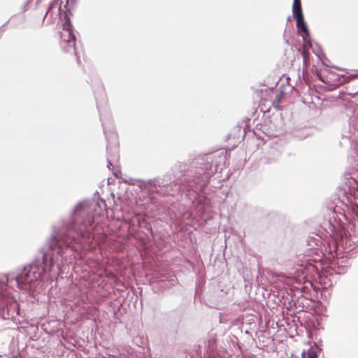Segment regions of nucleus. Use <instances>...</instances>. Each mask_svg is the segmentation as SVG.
Here are the masks:
<instances>
[{"label": "nucleus", "instance_id": "13", "mask_svg": "<svg viewBox=\"0 0 358 358\" xmlns=\"http://www.w3.org/2000/svg\"><path fill=\"white\" fill-rule=\"evenodd\" d=\"M320 353V352L311 347L306 350L307 358H318Z\"/></svg>", "mask_w": 358, "mask_h": 358}, {"label": "nucleus", "instance_id": "16", "mask_svg": "<svg viewBox=\"0 0 358 358\" xmlns=\"http://www.w3.org/2000/svg\"><path fill=\"white\" fill-rule=\"evenodd\" d=\"M301 56L303 57V63H308V57L310 56V53L308 51L304 50H300Z\"/></svg>", "mask_w": 358, "mask_h": 358}, {"label": "nucleus", "instance_id": "3", "mask_svg": "<svg viewBox=\"0 0 358 358\" xmlns=\"http://www.w3.org/2000/svg\"><path fill=\"white\" fill-rule=\"evenodd\" d=\"M324 230L327 236L331 238V240L327 242L325 245L324 240L317 234H310L306 239L307 249L306 256L310 257L315 255V257L307 259V262L313 260L314 262H320L324 255L323 249L326 253H328L330 258H342L343 254L350 251L351 239L348 229L346 228L344 223L338 224H334L331 220L324 222Z\"/></svg>", "mask_w": 358, "mask_h": 358}, {"label": "nucleus", "instance_id": "7", "mask_svg": "<svg viewBox=\"0 0 358 358\" xmlns=\"http://www.w3.org/2000/svg\"><path fill=\"white\" fill-rule=\"evenodd\" d=\"M20 306L13 299H8L0 303V318L3 320H10L13 323L20 322Z\"/></svg>", "mask_w": 358, "mask_h": 358}, {"label": "nucleus", "instance_id": "19", "mask_svg": "<svg viewBox=\"0 0 358 358\" xmlns=\"http://www.w3.org/2000/svg\"><path fill=\"white\" fill-rule=\"evenodd\" d=\"M297 6H301V0H294L292 7L296 8Z\"/></svg>", "mask_w": 358, "mask_h": 358}, {"label": "nucleus", "instance_id": "2", "mask_svg": "<svg viewBox=\"0 0 358 358\" xmlns=\"http://www.w3.org/2000/svg\"><path fill=\"white\" fill-rule=\"evenodd\" d=\"M227 150L220 149L197 156L192 160L176 162L169 171L148 180H138V186L148 192L150 200L154 194L186 199L200 217L209 211L210 201L204 189L211 177L221 173L227 160Z\"/></svg>", "mask_w": 358, "mask_h": 358}, {"label": "nucleus", "instance_id": "8", "mask_svg": "<svg viewBox=\"0 0 358 358\" xmlns=\"http://www.w3.org/2000/svg\"><path fill=\"white\" fill-rule=\"evenodd\" d=\"M341 137L343 140L349 142L356 141L358 138V115H355L349 118L348 123L344 126Z\"/></svg>", "mask_w": 358, "mask_h": 358}, {"label": "nucleus", "instance_id": "10", "mask_svg": "<svg viewBox=\"0 0 358 358\" xmlns=\"http://www.w3.org/2000/svg\"><path fill=\"white\" fill-rule=\"evenodd\" d=\"M54 9H57V14L60 15L61 5L59 4V0H53L50 3L48 8L47 9V11L45 12V13L43 17V21L45 20V19L47 17L48 13H51V16L52 15Z\"/></svg>", "mask_w": 358, "mask_h": 358}, {"label": "nucleus", "instance_id": "6", "mask_svg": "<svg viewBox=\"0 0 358 358\" xmlns=\"http://www.w3.org/2000/svg\"><path fill=\"white\" fill-rule=\"evenodd\" d=\"M71 15H72L71 10L69 9H66L64 16V21L63 22V30L66 31L68 39H64V43L66 44L64 49L66 52L73 54L77 57L76 48V37L74 34L73 27L71 21Z\"/></svg>", "mask_w": 358, "mask_h": 358}, {"label": "nucleus", "instance_id": "9", "mask_svg": "<svg viewBox=\"0 0 358 358\" xmlns=\"http://www.w3.org/2000/svg\"><path fill=\"white\" fill-rule=\"evenodd\" d=\"M296 28L299 35H300V31L303 33L301 36L303 41L306 43L307 41V38H310V31L304 17L296 19Z\"/></svg>", "mask_w": 358, "mask_h": 358}, {"label": "nucleus", "instance_id": "17", "mask_svg": "<svg viewBox=\"0 0 358 358\" xmlns=\"http://www.w3.org/2000/svg\"><path fill=\"white\" fill-rule=\"evenodd\" d=\"M208 349L213 350L215 348L216 341L214 338L208 339Z\"/></svg>", "mask_w": 358, "mask_h": 358}, {"label": "nucleus", "instance_id": "26", "mask_svg": "<svg viewBox=\"0 0 358 358\" xmlns=\"http://www.w3.org/2000/svg\"><path fill=\"white\" fill-rule=\"evenodd\" d=\"M160 205H161L160 203H157V205H156V207H157V206H160Z\"/></svg>", "mask_w": 358, "mask_h": 358}, {"label": "nucleus", "instance_id": "4", "mask_svg": "<svg viewBox=\"0 0 358 358\" xmlns=\"http://www.w3.org/2000/svg\"><path fill=\"white\" fill-rule=\"evenodd\" d=\"M358 186L357 180H352L339 187L337 191L338 199L347 208L348 211L343 212V216L350 229L358 223Z\"/></svg>", "mask_w": 358, "mask_h": 358}, {"label": "nucleus", "instance_id": "25", "mask_svg": "<svg viewBox=\"0 0 358 358\" xmlns=\"http://www.w3.org/2000/svg\"><path fill=\"white\" fill-rule=\"evenodd\" d=\"M10 19L8 20H7V21L3 24V25H5V24H6L7 23H8V22H9V21H10Z\"/></svg>", "mask_w": 358, "mask_h": 358}, {"label": "nucleus", "instance_id": "5", "mask_svg": "<svg viewBox=\"0 0 358 358\" xmlns=\"http://www.w3.org/2000/svg\"><path fill=\"white\" fill-rule=\"evenodd\" d=\"M94 94L96 102V108L100 114V121L103 127V134L107 141V167L110 169V166H113L112 162L117 160L119 157L117 135L112 130L108 131L105 126L104 118L107 117L101 113V109L105 107L106 103V94L103 86L100 82L97 84L96 89H94Z\"/></svg>", "mask_w": 358, "mask_h": 358}, {"label": "nucleus", "instance_id": "18", "mask_svg": "<svg viewBox=\"0 0 358 358\" xmlns=\"http://www.w3.org/2000/svg\"><path fill=\"white\" fill-rule=\"evenodd\" d=\"M31 1L30 0H27L25 1V3H24V5L22 6V12H26L27 10V6L28 5L31 3Z\"/></svg>", "mask_w": 358, "mask_h": 358}, {"label": "nucleus", "instance_id": "28", "mask_svg": "<svg viewBox=\"0 0 358 358\" xmlns=\"http://www.w3.org/2000/svg\"><path fill=\"white\" fill-rule=\"evenodd\" d=\"M30 1H31L32 0H30Z\"/></svg>", "mask_w": 358, "mask_h": 358}, {"label": "nucleus", "instance_id": "20", "mask_svg": "<svg viewBox=\"0 0 358 358\" xmlns=\"http://www.w3.org/2000/svg\"><path fill=\"white\" fill-rule=\"evenodd\" d=\"M187 213L184 215V216L185 217V218L187 220H191L192 219V215L191 213H189V211H186Z\"/></svg>", "mask_w": 358, "mask_h": 358}, {"label": "nucleus", "instance_id": "11", "mask_svg": "<svg viewBox=\"0 0 358 358\" xmlns=\"http://www.w3.org/2000/svg\"><path fill=\"white\" fill-rule=\"evenodd\" d=\"M138 227L144 229L150 233L152 236H154V232L152 229L150 223L148 222L145 218L138 219Z\"/></svg>", "mask_w": 358, "mask_h": 358}, {"label": "nucleus", "instance_id": "27", "mask_svg": "<svg viewBox=\"0 0 358 358\" xmlns=\"http://www.w3.org/2000/svg\"><path fill=\"white\" fill-rule=\"evenodd\" d=\"M301 358H307V357H301Z\"/></svg>", "mask_w": 358, "mask_h": 358}, {"label": "nucleus", "instance_id": "23", "mask_svg": "<svg viewBox=\"0 0 358 358\" xmlns=\"http://www.w3.org/2000/svg\"><path fill=\"white\" fill-rule=\"evenodd\" d=\"M72 4H74L75 6H76L77 0H71Z\"/></svg>", "mask_w": 358, "mask_h": 358}, {"label": "nucleus", "instance_id": "15", "mask_svg": "<svg viewBox=\"0 0 358 358\" xmlns=\"http://www.w3.org/2000/svg\"><path fill=\"white\" fill-rule=\"evenodd\" d=\"M355 76L354 74H351L349 76L343 74V75H341V76L339 77V83L343 84V83H347V82L350 81L352 78H355Z\"/></svg>", "mask_w": 358, "mask_h": 358}, {"label": "nucleus", "instance_id": "24", "mask_svg": "<svg viewBox=\"0 0 358 358\" xmlns=\"http://www.w3.org/2000/svg\"><path fill=\"white\" fill-rule=\"evenodd\" d=\"M292 20V16H288L287 18V22H290Z\"/></svg>", "mask_w": 358, "mask_h": 358}, {"label": "nucleus", "instance_id": "22", "mask_svg": "<svg viewBox=\"0 0 358 358\" xmlns=\"http://www.w3.org/2000/svg\"><path fill=\"white\" fill-rule=\"evenodd\" d=\"M117 172H120V171H119L118 170H117V171H113V175H115L116 177H117Z\"/></svg>", "mask_w": 358, "mask_h": 358}, {"label": "nucleus", "instance_id": "21", "mask_svg": "<svg viewBox=\"0 0 358 358\" xmlns=\"http://www.w3.org/2000/svg\"><path fill=\"white\" fill-rule=\"evenodd\" d=\"M301 357H307L306 350H303L301 352Z\"/></svg>", "mask_w": 358, "mask_h": 358}, {"label": "nucleus", "instance_id": "1", "mask_svg": "<svg viewBox=\"0 0 358 358\" xmlns=\"http://www.w3.org/2000/svg\"><path fill=\"white\" fill-rule=\"evenodd\" d=\"M96 207L100 208V206L94 200L78 203L69 217L52 226L50 236L29 264L24 265L16 274L4 275L6 282L0 281L1 289L14 280L20 289L34 292L41 286L54 265L60 270L64 264L71 263L79 251L90 250L98 246L100 240L97 236L101 234L103 229L95 216L92 215Z\"/></svg>", "mask_w": 358, "mask_h": 358}, {"label": "nucleus", "instance_id": "14", "mask_svg": "<svg viewBox=\"0 0 358 358\" xmlns=\"http://www.w3.org/2000/svg\"><path fill=\"white\" fill-rule=\"evenodd\" d=\"M310 347L314 348L317 351L321 352L323 350V341L321 339H319L318 341L313 342V345Z\"/></svg>", "mask_w": 358, "mask_h": 358}, {"label": "nucleus", "instance_id": "12", "mask_svg": "<svg viewBox=\"0 0 358 358\" xmlns=\"http://www.w3.org/2000/svg\"><path fill=\"white\" fill-rule=\"evenodd\" d=\"M293 17L296 19L303 18V14L302 10V6H297L296 8L292 7Z\"/></svg>", "mask_w": 358, "mask_h": 358}]
</instances>
